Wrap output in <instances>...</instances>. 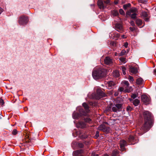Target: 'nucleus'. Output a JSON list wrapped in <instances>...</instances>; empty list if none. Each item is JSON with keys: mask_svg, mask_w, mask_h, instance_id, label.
Returning <instances> with one entry per match:
<instances>
[{"mask_svg": "<svg viewBox=\"0 0 156 156\" xmlns=\"http://www.w3.org/2000/svg\"><path fill=\"white\" fill-rule=\"evenodd\" d=\"M121 68L123 74L124 75H125L126 74V68L123 66H121Z\"/></svg>", "mask_w": 156, "mask_h": 156, "instance_id": "23", "label": "nucleus"}, {"mask_svg": "<svg viewBox=\"0 0 156 156\" xmlns=\"http://www.w3.org/2000/svg\"><path fill=\"white\" fill-rule=\"evenodd\" d=\"M98 130L104 132H108L110 130V128L106 126L105 125H101L98 127Z\"/></svg>", "mask_w": 156, "mask_h": 156, "instance_id": "8", "label": "nucleus"}, {"mask_svg": "<svg viewBox=\"0 0 156 156\" xmlns=\"http://www.w3.org/2000/svg\"><path fill=\"white\" fill-rule=\"evenodd\" d=\"M138 2L140 3L145 4L146 2L147 1L146 0H138Z\"/></svg>", "mask_w": 156, "mask_h": 156, "instance_id": "37", "label": "nucleus"}, {"mask_svg": "<svg viewBox=\"0 0 156 156\" xmlns=\"http://www.w3.org/2000/svg\"><path fill=\"white\" fill-rule=\"evenodd\" d=\"M83 152V151L82 150H77L76 152V153L78 154V155L77 156H82V155H80L79 154H80L82 153Z\"/></svg>", "mask_w": 156, "mask_h": 156, "instance_id": "31", "label": "nucleus"}, {"mask_svg": "<svg viewBox=\"0 0 156 156\" xmlns=\"http://www.w3.org/2000/svg\"><path fill=\"white\" fill-rule=\"evenodd\" d=\"M82 105L86 110V112L87 113L89 112L90 111L89 109V106L88 105L85 103H83Z\"/></svg>", "mask_w": 156, "mask_h": 156, "instance_id": "17", "label": "nucleus"}, {"mask_svg": "<svg viewBox=\"0 0 156 156\" xmlns=\"http://www.w3.org/2000/svg\"><path fill=\"white\" fill-rule=\"evenodd\" d=\"M132 109L133 108L129 105H128L126 108V110L128 112L132 111Z\"/></svg>", "mask_w": 156, "mask_h": 156, "instance_id": "32", "label": "nucleus"}, {"mask_svg": "<svg viewBox=\"0 0 156 156\" xmlns=\"http://www.w3.org/2000/svg\"><path fill=\"white\" fill-rule=\"evenodd\" d=\"M119 12L122 15H124L125 14V12L123 9H120L119 10Z\"/></svg>", "mask_w": 156, "mask_h": 156, "instance_id": "35", "label": "nucleus"}, {"mask_svg": "<svg viewBox=\"0 0 156 156\" xmlns=\"http://www.w3.org/2000/svg\"><path fill=\"white\" fill-rule=\"evenodd\" d=\"M80 115L76 112H74L73 114V117L74 119H77L80 117Z\"/></svg>", "mask_w": 156, "mask_h": 156, "instance_id": "18", "label": "nucleus"}, {"mask_svg": "<svg viewBox=\"0 0 156 156\" xmlns=\"http://www.w3.org/2000/svg\"><path fill=\"white\" fill-rule=\"evenodd\" d=\"M26 142H29V140H27V141H26Z\"/></svg>", "mask_w": 156, "mask_h": 156, "instance_id": "57", "label": "nucleus"}, {"mask_svg": "<svg viewBox=\"0 0 156 156\" xmlns=\"http://www.w3.org/2000/svg\"><path fill=\"white\" fill-rule=\"evenodd\" d=\"M3 12V9L0 7V14L1 13Z\"/></svg>", "mask_w": 156, "mask_h": 156, "instance_id": "50", "label": "nucleus"}, {"mask_svg": "<svg viewBox=\"0 0 156 156\" xmlns=\"http://www.w3.org/2000/svg\"><path fill=\"white\" fill-rule=\"evenodd\" d=\"M92 156H98V154H95L93 153L92 154Z\"/></svg>", "mask_w": 156, "mask_h": 156, "instance_id": "49", "label": "nucleus"}, {"mask_svg": "<svg viewBox=\"0 0 156 156\" xmlns=\"http://www.w3.org/2000/svg\"><path fill=\"white\" fill-rule=\"evenodd\" d=\"M128 43L127 42H126L125 43V44H124V46L126 48L128 47Z\"/></svg>", "mask_w": 156, "mask_h": 156, "instance_id": "44", "label": "nucleus"}, {"mask_svg": "<svg viewBox=\"0 0 156 156\" xmlns=\"http://www.w3.org/2000/svg\"><path fill=\"white\" fill-rule=\"evenodd\" d=\"M130 6V4L129 3H128L127 4L125 5H123V8L125 9H126L127 8L129 7Z\"/></svg>", "mask_w": 156, "mask_h": 156, "instance_id": "27", "label": "nucleus"}, {"mask_svg": "<svg viewBox=\"0 0 156 156\" xmlns=\"http://www.w3.org/2000/svg\"><path fill=\"white\" fill-rule=\"evenodd\" d=\"M126 141L125 140H122L120 141V146L122 151H123L125 150V147L126 146Z\"/></svg>", "mask_w": 156, "mask_h": 156, "instance_id": "12", "label": "nucleus"}, {"mask_svg": "<svg viewBox=\"0 0 156 156\" xmlns=\"http://www.w3.org/2000/svg\"><path fill=\"white\" fill-rule=\"evenodd\" d=\"M131 97L133 99H134L136 97V94H133L131 95Z\"/></svg>", "mask_w": 156, "mask_h": 156, "instance_id": "42", "label": "nucleus"}, {"mask_svg": "<svg viewBox=\"0 0 156 156\" xmlns=\"http://www.w3.org/2000/svg\"><path fill=\"white\" fill-rule=\"evenodd\" d=\"M98 5L99 8L101 9H103L105 8V6H104L103 1L102 0H98Z\"/></svg>", "mask_w": 156, "mask_h": 156, "instance_id": "15", "label": "nucleus"}, {"mask_svg": "<svg viewBox=\"0 0 156 156\" xmlns=\"http://www.w3.org/2000/svg\"><path fill=\"white\" fill-rule=\"evenodd\" d=\"M126 51L125 50H122L121 52L119 54V56L124 55L126 54Z\"/></svg>", "mask_w": 156, "mask_h": 156, "instance_id": "26", "label": "nucleus"}, {"mask_svg": "<svg viewBox=\"0 0 156 156\" xmlns=\"http://www.w3.org/2000/svg\"><path fill=\"white\" fill-rule=\"evenodd\" d=\"M116 37H113V38H114L116 40L120 36V34H115Z\"/></svg>", "mask_w": 156, "mask_h": 156, "instance_id": "40", "label": "nucleus"}, {"mask_svg": "<svg viewBox=\"0 0 156 156\" xmlns=\"http://www.w3.org/2000/svg\"><path fill=\"white\" fill-rule=\"evenodd\" d=\"M18 133V131L16 129H13L12 132V134L13 135H16Z\"/></svg>", "mask_w": 156, "mask_h": 156, "instance_id": "34", "label": "nucleus"}, {"mask_svg": "<svg viewBox=\"0 0 156 156\" xmlns=\"http://www.w3.org/2000/svg\"><path fill=\"white\" fill-rule=\"evenodd\" d=\"M99 132L98 131H97L96 132L95 135L94 136V137L95 138L97 139V138H98V136H99Z\"/></svg>", "mask_w": 156, "mask_h": 156, "instance_id": "36", "label": "nucleus"}, {"mask_svg": "<svg viewBox=\"0 0 156 156\" xmlns=\"http://www.w3.org/2000/svg\"><path fill=\"white\" fill-rule=\"evenodd\" d=\"M122 83L124 84L126 86V88H127L129 86V84L128 81L125 80L123 81L122 82Z\"/></svg>", "mask_w": 156, "mask_h": 156, "instance_id": "22", "label": "nucleus"}, {"mask_svg": "<svg viewBox=\"0 0 156 156\" xmlns=\"http://www.w3.org/2000/svg\"><path fill=\"white\" fill-rule=\"evenodd\" d=\"M117 54H118V53H117V52H115V56H117Z\"/></svg>", "mask_w": 156, "mask_h": 156, "instance_id": "55", "label": "nucleus"}, {"mask_svg": "<svg viewBox=\"0 0 156 156\" xmlns=\"http://www.w3.org/2000/svg\"><path fill=\"white\" fill-rule=\"evenodd\" d=\"M129 29L131 31H133L135 30V28L134 27H130Z\"/></svg>", "mask_w": 156, "mask_h": 156, "instance_id": "43", "label": "nucleus"}, {"mask_svg": "<svg viewBox=\"0 0 156 156\" xmlns=\"http://www.w3.org/2000/svg\"><path fill=\"white\" fill-rule=\"evenodd\" d=\"M85 121L87 122H90L91 121V119L89 118H86L85 119Z\"/></svg>", "mask_w": 156, "mask_h": 156, "instance_id": "38", "label": "nucleus"}, {"mask_svg": "<svg viewBox=\"0 0 156 156\" xmlns=\"http://www.w3.org/2000/svg\"><path fill=\"white\" fill-rule=\"evenodd\" d=\"M154 74L156 75V69L154 70Z\"/></svg>", "mask_w": 156, "mask_h": 156, "instance_id": "53", "label": "nucleus"}, {"mask_svg": "<svg viewBox=\"0 0 156 156\" xmlns=\"http://www.w3.org/2000/svg\"><path fill=\"white\" fill-rule=\"evenodd\" d=\"M79 112L81 114V115H86V113L83 111V109H80L79 110Z\"/></svg>", "mask_w": 156, "mask_h": 156, "instance_id": "28", "label": "nucleus"}, {"mask_svg": "<svg viewBox=\"0 0 156 156\" xmlns=\"http://www.w3.org/2000/svg\"><path fill=\"white\" fill-rule=\"evenodd\" d=\"M144 82V80L141 78L137 79L136 81V83L138 85L142 84Z\"/></svg>", "mask_w": 156, "mask_h": 156, "instance_id": "16", "label": "nucleus"}, {"mask_svg": "<svg viewBox=\"0 0 156 156\" xmlns=\"http://www.w3.org/2000/svg\"><path fill=\"white\" fill-rule=\"evenodd\" d=\"M137 12V9L135 8H133L126 12V14L130 16L132 19H134L136 18Z\"/></svg>", "mask_w": 156, "mask_h": 156, "instance_id": "3", "label": "nucleus"}, {"mask_svg": "<svg viewBox=\"0 0 156 156\" xmlns=\"http://www.w3.org/2000/svg\"><path fill=\"white\" fill-rule=\"evenodd\" d=\"M24 109L25 111H27V108L26 107H25Z\"/></svg>", "mask_w": 156, "mask_h": 156, "instance_id": "54", "label": "nucleus"}, {"mask_svg": "<svg viewBox=\"0 0 156 156\" xmlns=\"http://www.w3.org/2000/svg\"><path fill=\"white\" fill-rule=\"evenodd\" d=\"M142 101L146 105L149 104L150 99L149 97L145 95H143L141 97Z\"/></svg>", "mask_w": 156, "mask_h": 156, "instance_id": "7", "label": "nucleus"}, {"mask_svg": "<svg viewBox=\"0 0 156 156\" xmlns=\"http://www.w3.org/2000/svg\"><path fill=\"white\" fill-rule=\"evenodd\" d=\"M129 142L130 144H134L137 142V137L136 136H134L133 135H130L128 139Z\"/></svg>", "mask_w": 156, "mask_h": 156, "instance_id": "5", "label": "nucleus"}, {"mask_svg": "<svg viewBox=\"0 0 156 156\" xmlns=\"http://www.w3.org/2000/svg\"><path fill=\"white\" fill-rule=\"evenodd\" d=\"M104 61L105 63L108 65H111L113 63L112 58L108 56L105 57L104 59Z\"/></svg>", "mask_w": 156, "mask_h": 156, "instance_id": "10", "label": "nucleus"}, {"mask_svg": "<svg viewBox=\"0 0 156 156\" xmlns=\"http://www.w3.org/2000/svg\"><path fill=\"white\" fill-rule=\"evenodd\" d=\"M116 75H115L116 77H118L119 76V72L118 71H115Z\"/></svg>", "mask_w": 156, "mask_h": 156, "instance_id": "46", "label": "nucleus"}, {"mask_svg": "<svg viewBox=\"0 0 156 156\" xmlns=\"http://www.w3.org/2000/svg\"><path fill=\"white\" fill-rule=\"evenodd\" d=\"M141 16L144 17H147L148 16V14L146 12H142L141 13Z\"/></svg>", "mask_w": 156, "mask_h": 156, "instance_id": "30", "label": "nucleus"}, {"mask_svg": "<svg viewBox=\"0 0 156 156\" xmlns=\"http://www.w3.org/2000/svg\"><path fill=\"white\" fill-rule=\"evenodd\" d=\"M145 20L146 21H148L149 20V18H146L145 19Z\"/></svg>", "mask_w": 156, "mask_h": 156, "instance_id": "51", "label": "nucleus"}, {"mask_svg": "<svg viewBox=\"0 0 156 156\" xmlns=\"http://www.w3.org/2000/svg\"><path fill=\"white\" fill-rule=\"evenodd\" d=\"M104 2L106 4H108L109 2V0H104Z\"/></svg>", "mask_w": 156, "mask_h": 156, "instance_id": "45", "label": "nucleus"}, {"mask_svg": "<svg viewBox=\"0 0 156 156\" xmlns=\"http://www.w3.org/2000/svg\"><path fill=\"white\" fill-rule=\"evenodd\" d=\"M128 79L129 81L131 82H133L134 81V79L133 77L131 76H129Z\"/></svg>", "mask_w": 156, "mask_h": 156, "instance_id": "33", "label": "nucleus"}, {"mask_svg": "<svg viewBox=\"0 0 156 156\" xmlns=\"http://www.w3.org/2000/svg\"><path fill=\"white\" fill-rule=\"evenodd\" d=\"M115 85V83L113 81H110L107 82V87L109 89H111L113 86Z\"/></svg>", "mask_w": 156, "mask_h": 156, "instance_id": "13", "label": "nucleus"}, {"mask_svg": "<svg viewBox=\"0 0 156 156\" xmlns=\"http://www.w3.org/2000/svg\"><path fill=\"white\" fill-rule=\"evenodd\" d=\"M97 95L98 96V97L97 98V99H99L105 96V94L101 89H97Z\"/></svg>", "mask_w": 156, "mask_h": 156, "instance_id": "9", "label": "nucleus"}, {"mask_svg": "<svg viewBox=\"0 0 156 156\" xmlns=\"http://www.w3.org/2000/svg\"><path fill=\"white\" fill-rule=\"evenodd\" d=\"M119 94V93L118 91L115 92L114 94V95L115 96H117Z\"/></svg>", "mask_w": 156, "mask_h": 156, "instance_id": "48", "label": "nucleus"}, {"mask_svg": "<svg viewBox=\"0 0 156 156\" xmlns=\"http://www.w3.org/2000/svg\"><path fill=\"white\" fill-rule=\"evenodd\" d=\"M140 101L137 99H135L133 101V104L136 106L138 105Z\"/></svg>", "mask_w": 156, "mask_h": 156, "instance_id": "19", "label": "nucleus"}, {"mask_svg": "<svg viewBox=\"0 0 156 156\" xmlns=\"http://www.w3.org/2000/svg\"><path fill=\"white\" fill-rule=\"evenodd\" d=\"M130 23L132 26H134L135 25L133 21H130Z\"/></svg>", "mask_w": 156, "mask_h": 156, "instance_id": "47", "label": "nucleus"}, {"mask_svg": "<svg viewBox=\"0 0 156 156\" xmlns=\"http://www.w3.org/2000/svg\"><path fill=\"white\" fill-rule=\"evenodd\" d=\"M144 123L140 131L137 133L140 135H141L147 131L151 127L153 123V118L151 113L148 111H144L143 112Z\"/></svg>", "mask_w": 156, "mask_h": 156, "instance_id": "1", "label": "nucleus"}, {"mask_svg": "<svg viewBox=\"0 0 156 156\" xmlns=\"http://www.w3.org/2000/svg\"><path fill=\"white\" fill-rule=\"evenodd\" d=\"M112 15L114 16H116L118 15L119 13L116 10H114L112 12Z\"/></svg>", "mask_w": 156, "mask_h": 156, "instance_id": "20", "label": "nucleus"}, {"mask_svg": "<svg viewBox=\"0 0 156 156\" xmlns=\"http://www.w3.org/2000/svg\"><path fill=\"white\" fill-rule=\"evenodd\" d=\"M4 103V101L3 100L0 98V105H2Z\"/></svg>", "mask_w": 156, "mask_h": 156, "instance_id": "41", "label": "nucleus"}, {"mask_svg": "<svg viewBox=\"0 0 156 156\" xmlns=\"http://www.w3.org/2000/svg\"><path fill=\"white\" fill-rule=\"evenodd\" d=\"M115 29L118 31L120 33L123 32V26L120 24L117 23L115 26Z\"/></svg>", "mask_w": 156, "mask_h": 156, "instance_id": "11", "label": "nucleus"}, {"mask_svg": "<svg viewBox=\"0 0 156 156\" xmlns=\"http://www.w3.org/2000/svg\"><path fill=\"white\" fill-rule=\"evenodd\" d=\"M28 21V19L27 17L24 16H21L19 19V22L21 25L26 24Z\"/></svg>", "mask_w": 156, "mask_h": 156, "instance_id": "6", "label": "nucleus"}, {"mask_svg": "<svg viewBox=\"0 0 156 156\" xmlns=\"http://www.w3.org/2000/svg\"><path fill=\"white\" fill-rule=\"evenodd\" d=\"M142 20L139 19H137L136 20V23L138 26H140L142 24Z\"/></svg>", "mask_w": 156, "mask_h": 156, "instance_id": "21", "label": "nucleus"}, {"mask_svg": "<svg viewBox=\"0 0 156 156\" xmlns=\"http://www.w3.org/2000/svg\"><path fill=\"white\" fill-rule=\"evenodd\" d=\"M129 71L132 73L136 74L137 73L138 71L136 68L131 66L129 67Z\"/></svg>", "mask_w": 156, "mask_h": 156, "instance_id": "14", "label": "nucleus"}, {"mask_svg": "<svg viewBox=\"0 0 156 156\" xmlns=\"http://www.w3.org/2000/svg\"><path fill=\"white\" fill-rule=\"evenodd\" d=\"M118 154V151H114L112 153V156H117Z\"/></svg>", "mask_w": 156, "mask_h": 156, "instance_id": "29", "label": "nucleus"}, {"mask_svg": "<svg viewBox=\"0 0 156 156\" xmlns=\"http://www.w3.org/2000/svg\"><path fill=\"white\" fill-rule=\"evenodd\" d=\"M106 74V70L104 69H99L92 72V76L95 80L103 77Z\"/></svg>", "mask_w": 156, "mask_h": 156, "instance_id": "2", "label": "nucleus"}, {"mask_svg": "<svg viewBox=\"0 0 156 156\" xmlns=\"http://www.w3.org/2000/svg\"><path fill=\"white\" fill-rule=\"evenodd\" d=\"M122 105L120 104H117L115 105L112 108V110L114 112H119L122 109Z\"/></svg>", "mask_w": 156, "mask_h": 156, "instance_id": "4", "label": "nucleus"}, {"mask_svg": "<svg viewBox=\"0 0 156 156\" xmlns=\"http://www.w3.org/2000/svg\"><path fill=\"white\" fill-rule=\"evenodd\" d=\"M79 125H80V127L81 128H83L85 127L86 125L83 122H80L79 123Z\"/></svg>", "mask_w": 156, "mask_h": 156, "instance_id": "24", "label": "nucleus"}, {"mask_svg": "<svg viewBox=\"0 0 156 156\" xmlns=\"http://www.w3.org/2000/svg\"><path fill=\"white\" fill-rule=\"evenodd\" d=\"M125 36L124 35H122V38H126V37H125Z\"/></svg>", "mask_w": 156, "mask_h": 156, "instance_id": "52", "label": "nucleus"}, {"mask_svg": "<svg viewBox=\"0 0 156 156\" xmlns=\"http://www.w3.org/2000/svg\"><path fill=\"white\" fill-rule=\"evenodd\" d=\"M119 59L123 63H125L126 62V59L125 58L121 57L119 58Z\"/></svg>", "mask_w": 156, "mask_h": 156, "instance_id": "25", "label": "nucleus"}, {"mask_svg": "<svg viewBox=\"0 0 156 156\" xmlns=\"http://www.w3.org/2000/svg\"><path fill=\"white\" fill-rule=\"evenodd\" d=\"M124 88L122 87H120L118 89V91L122 92L124 90Z\"/></svg>", "mask_w": 156, "mask_h": 156, "instance_id": "39", "label": "nucleus"}, {"mask_svg": "<svg viewBox=\"0 0 156 156\" xmlns=\"http://www.w3.org/2000/svg\"><path fill=\"white\" fill-rule=\"evenodd\" d=\"M104 156H109L107 154H105Z\"/></svg>", "mask_w": 156, "mask_h": 156, "instance_id": "56", "label": "nucleus"}]
</instances>
